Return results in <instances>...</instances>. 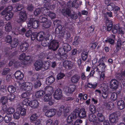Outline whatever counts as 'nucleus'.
Masks as SVG:
<instances>
[{
  "mask_svg": "<svg viewBox=\"0 0 125 125\" xmlns=\"http://www.w3.org/2000/svg\"><path fill=\"white\" fill-rule=\"evenodd\" d=\"M45 38V40L46 41L50 40V42L48 43V49L51 51H55L57 50L59 45V42L57 41L53 40L51 41L52 39V36L49 34H48Z\"/></svg>",
  "mask_w": 125,
  "mask_h": 125,
  "instance_id": "obj_1",
  "label": "nucleus"
},
{
  "mask_svg": "<svg viewBox=\"0 0 125 125\" xmlns=\"http://www.w3.org/2000/svg\"><path fill=\"white\" fill-rule=\"evenodd\" d=\"M63 27V25H59L55 29V33L56 35H58L67 40L69 38L70 34L67 31H65Z\"/></svg>",
  "mask_w": 125,
  "mask_h": 125,
  "instance_id": "obj_2",
  "label": "nucleus"
},
{
  "mask_svg": "<svg viewBox=\"0 0 125 125\" xmlns=\"http://www.w3.org/2000/svg\"><path fill=\"white\" fill-rule=\"evenodd\" d=\"M71 110L70 105L65 104L61 106L58 110L57 114L60 115L62 114V112L64 113V116L66 117L67 113H68Z\"/></svg>",
  "mask_w": 125,
  "mask_h": 125,
  "instance_id": "obj_3",
  "label": "nucleus"
},
{
  "mask_svg": "<svg viewBox=\"0 0 125 125\" xmlns=\"http://www.w3.org/2000/svg\"><path fill=\"white\" fill-rule=\"evenodd\" d=\"M121 115L119 111L114 113L110 115L109 120L112 124H115L118 121V117Z\"/></svg>",
  "mask_w": 125,
  "mask_h": 125,
  "instance_id": "obj_4",
  "label": "nucleus"
},
{
  "mask_svg": "<svg viewBox=\"0 0 125 125\" xmlns=\"http://www.w3.org/2000/svg\"><path fill=\"white\" fill-rule=\"evenodd\" d=\"M78 112L79 110L76 109L74 110L72 113H71L67 118V122L69 123H72L73 120L76 119L78 117Z\"/></svg>",
  "mask_w": 125,
  "mask_h": 125,
  "instance_id": "obj_5",
  "label": "nucleus"
},
{
  "mask_svg": "<svg viewBox=\"0 0 125 125\" xmlns=\"http://www.w3.org/2000/svg\"><path fill=\"white\" fill-rule=\"evenodd\" d=\"M19 16L17 20L18 22L22 23L25 21L27 18V15L25 11H21L19 13Z\"/></svg>",
  "mask_w": 125,
  "mask_h": 125,
  "instance_id": "obj_6",
  "label": "nucleus"
},
{
  "mask_svg": "<svg viewBox=\"0 0 125 125\" xmlns=\"http://www.w3.org/2000/svg\"><path fill=\"white\" fill-rule=\"evenodd\" d=\"M96 117L99 123H103L104 122L105 119V117L104 114L103 110L98 111Z\"/></svg>",
  "mask_w": 125,
  "mask_h": 125,
  "instance_id": "obj_7",
  "label": "nucleus"
},
{
  "mask_svg": "<svg viewBox=\"0 0 125 125\" xmlns=\"http://www.w3.org/2000/svg\"><path fill=\"white\" fill-rule=\"evenodd\" d=\"M62 91L60 88L56 89L55 91L53 94L54 98L57 100H59L62 97Z\"/></svg>",
  "mask_w": 125,
  "mask_h": 125,
  "instance_id": "obj_8",
  "label": "nucleus"
},
{
  "mask_svg": "<svg viewBox=\"0 0 125 125\" xmlns=\"http://www.w3.org/2000/svg\"><path fill=\"white\" fill-rule=\"evenodd\" d=\"M33 87L32 84L30 83L26 82L24 83L22 87V90L28 91L31 90Z\"/></svg>",
  "mask_w": 125,
  "mask_h": 125,
  "instance_id": "obj_9",
  "label": "nucleus"
},
{
  "mask_svg": "<svg viewBox=\"0 0 125 125\" xmlns=\"http://www.w3.org/2000/svg\"><path fill=\"white\" fill-rule=\"evenodd\" d=\"M87 112L86 109L83 108L79 110L78 117L80 119L85 118L87 117Z\"/></svg>",
  "mask_w": 125,
  "mask_h": 125,
  "instance_id": "obj_10",
  "label": "nucleus"
},
{
  "mask_svg": "<svg viewBox=\"0 0 125 125\" xmlns=\"http://www.w3.org/2000/svg\"><path fill=\"white\" fill-rule=\"evenodd\" d=\"M76 86L73 84H71L68 88L67 89L65 87H64L63 88V91L66 93L69 94H71L72 93L76 88Z\"/></svg>",
  "mask_w": 125,
  "mask_h": 125,
  "instance_id": "obj_11",
  "label": "nucleus"
},
{
  "mask_svg": "<svg viewBox=\"0 0 125 125\" xmlns=\"http://www.w3.org/2000/svg\"><path fill=\"white\" fill-rule=\"evenodd\" d=\"M44 100L46 102H48L49 105H52L54 102L53 101L52 95L47 94L44 97Z\"/></svg>",
  "mask_w": 125,
  "mask_h": 125,
  "instance_id": "obj_12",
  "label": "nucleus"
},
{
  "mask_svg": "<svg viewBox=\"0 0 125 125\" xmlns=\"http://www.w3.org/2000/svg\"><path fill=\"white\" fill-rule=\"evenodd\" d=\"M118 82L116 79L111 80L110 82V88L114 90L118 88Z\"/></svg>",
  "mask_w": 125,
  "mask_h": 125,
  "instance_id": "obj_13",
  "label": "nucleus"
},
{
  "mask_svg": "<svg viewBox=\"0 0 125 125\" xmlns=\"http://www.w3.org/2000/svg\"><path fill=\"white\" fill-rule=\"evenodd\" d=\"M56 110L54 108H52L47 110L45 112V115L48 117H51L55 114Z\"/></svg>",
  "mask_w": 125,
  "mask_h": 125,
  "instance_id": "obj_14",
  "label": "nucleus"
},
{
  "mask_svg": "<svg viewBox=\"0 0 125 125\" xmlns=\"http://www.w3.org/2000/svg\"><path fill=\"white\" fill-rule=\"evenodd\" d=\"M63 66L66 69H70L73 66V63L70 61L66 60L63 63Z\"/></svg>",
  "mask_w": 125,
  "mask_h": 125,
  "instance_id": "obj_15",
  "label": "nucleus"
},
{
  "mask_svg": "<svg viewBox=\"0 0 125 125\" xmlns=\"http://www.w3.org/2000/svg\"><path fill=\"white\" fill-rule=\"evenodd\" d=\"M106 67V66L104 62H99L97 65V67L96 68V71L98 72L104 71Z\"/></svg>",
  "mask_w": 125,
  "mask_h": 125,
  "instance_id": "obj_16",
  "label": "nucleus"
},
{
  "mask_svg": "<svg viewBox=\"0 0 125 125\" xmlns=\"http://www.w3.org/2000/svg\"><path fill=\"white\" fill-rule=\"evenodd\" d=\"M42 62L41 60L36 61L34 64L35 69L36 71H39L42 68Z\"/></svg>",
  "mask_w": 125,
  "mask_h": 125,
  "instance_id": "obj_17",
  "label": "nucleus"
},
{
  "mask_svg": "<svg viewBox=\"0 0 125 125\" xmlns=\"http://www.w3.org/2000/svg\"><path fill=\"white\" fill-rule=\"evenodd\" d=\"M14 76L15 78L18 80L22 79L24 76L23 73L19 70L15 72Z\"/></svg>",
  "mask_w": 125,
  "mask_h": 125,
  "instance_id": "obj_18",
  "label": "nucleus"
},
{
  "mask_svg": "<svg viewBox=\"0 0 125 125\" xmlns=\"http://www.w3.org/2000/svg\"><path fill=\"white\" fill-rule=\"evenodd\" d=\"M80 76L77 74H75L73 76L71 79V82L73 83H77L79 81Z\"/></svg>",
  "mask_w": 125,
  "mask_h": 125,
  "instance_id": "obj_19",
  "label": "nucleus"
},
{
  "mask_svg": "<svg viewBox=\"0 0 125 125\" xmlns=\"http://www.w3.org/2000/svg\"><path fill=\"white\" fill-rule=\"evenodd\" d=\"M29 47V45L26 42H24L22 43L20 46V48L22 52H25L27 50Z\"/></svg>",
  "mask_w": 125,
  "mask_h": 125,
  "instance_id": "obj_20",
  "label": "nucleus"
},
{
  "mask_svg": "<svg viewBox=\"0 0 125 125\" xmlns=\"http://www.w3.org/2000/svg\"><path fill=\"white\" fill-rule=\"evenodd\" d=\"M62 15L65 16H69L70 15L71 12L70 9L68 8H66L62 9Z\"/></svg>",
  "mask_w": 125,
  "mask_h": 125,
  "instance_id": "obj_21",
  "label": "nucleus"
},
{
  "mask_svg": "<svg viewBox=\"0 0 125 125\" xmlns=\"http://www.w3.org/2000/svg\"><path fill=\"white\" fill-rule=\"evenodd\" d=\"M29 105L32 108H37L39 106L38 102L36 100H33L30 101Z\"/></svg>",
  "mask_w": 125,
  "mask_h": 125,
  "instance_id": "obj_22",
  "label": "nucleus"
},
{
  "mask_svg": "<svg viewBox=\"0 0 125 125\" xmlns=\"http://www.w3.org/2000/svg\"><path fill=\"white\" fill-rule=\"evenodd\" d=\"M55 80V78L52 75L48 77L46 79V83L48 85H50L53 83Z\"/></svg>",
  "mask_w": 125,
  "mask_h": 125,
  "instance_id": "obj_23",
  "label": "nucleus"
},
{
  "mask_svg": "<svg viewBox=\"0 0 125 125\" xmlns=\"http://www.w3.org/2000/svg\"><path fill=\"white\" fill-rule=\"evenodd\" d=\"M19 42L18 39V38H14L12 41L11 43V47L13 48L16 47L19 44Z\"/></svg>",
  "mask_w": 125,
  "mask_h": 125,
  "instance_id": "obj_24",
  "label": "nucleus"
},
{
  "mask_svg": "<svg viewBox=\"0 0 125 125\" xmlns=\"http://www.w3.org/2000/svg\"><path fill=\"white\" fill-rule=\"evenodd\" d=\"M45 91L47 93V94L50 95H52L53 92V88L50 86H47L45 88Z\"/></svg>",
  "mask_w": 125,
  "mask_h": 125,
  "instance_id": "obj_25",
  "label": "nucleus"
},
{
  "mask_svg": "<svg viewBox=\"0 0 125 125\" xmlns=\"http://www.w3.org/2000/svg\"><path fill=\"white\" fill-rule=\"evenodd\" d=\"M121 41L120 39L118 40L116 44V52H118L121 49V45H125V42H123L122 44H121Z\"/></svg>",
  "mask_w": 125,
  "mask_h": 125,
  "instance_id": "obj_26",
  "label": "nucleus"
},
{
  "mask_svg": "<svg viewBox=\"0 0 125 125\" xmlns=\"http://www.w3.org/2000/svg\"><path fill=\"white\" fill-rule=\"evenodd\" d=\"M117 104L118 108L120 109H122L125 107V104L123 101L120 100L118 101Z\"/></svg>",
  "mask_w": 125,
  "mask_h": 125,
  "instance_id": "obj_27",
  "label": "nucleus"
},
{
  "mask_svg": "<svg viewBox=\"0 0 125 125\" xmlns=\"http://www.w3.org/2000/svg\"><path fill=\"white\" fill-rule=\"evenodd\" d=\"M96 117L94 114H90L88 115V119L90 122H94L96 121Z\"/></svg>",
  "mask_w": 125,
  "mask_h": 125,
  "instance_id": "obj_28",
  "label": "nucleus"
},
{
  "mask_svg": "<svg viewBox=\"0 0 125 125\" xmlns=\"http://www.w3.org/2000/svg\"><path fill=\"white\" fill-rule=\"evenodd\" d=\"M63 50L66 52H68L71 49V46L67 43L63 44Z\"/></svg>",
  "mask_w": 125,
  "mask_h": 125,
  "instance_id": "obj_29",
  "label": "nucleus"
},
{
  "mask_svg": "<svg viewBox=\"0 0 125 125\" xmlns=\"http://www.w3.org/2000/svg\"><path fill=\"white\" fill-rule=\"evenodd\" d=\"M39 21L41 23H44L48 20L47 17L45 15H42L39 17Z\"/></svg>",
  "mask_w": 125,
  "mask_h": 125,
  "instance_id": "obj_30",
  "label": "nucleus"
},
{
  "mask_svg": "<svg viewBox=\"0 0 125 125\" xmlns=\"http://www.w3.org/2000/svg\"><path fill=\"white\" fill-rule=\"evenodd\" d=\"M45 94L43 90H40L36 92L35 96L37 98H41L43 97Z\"/></svg>",
  "mask_w": 125,
  "mask_h": 125,
  "instance_id": "obj_31",
  "label": "nucleus"
},
{
  "mask_svg": "<svg viewBox=\"0 0 125 125\" xmlns=\"http://www.w3.org/2000/svg\"><path fill=\"white\" fill-rule=\"evenodd\" d=\"M44 39V36L41 32H39L37 34V40L39 42H41Z\"/></svg>",
  "mask_w": 125,
  "mask_h": 125,
  "instance_id": "obj_32",
  "label": "nucleus"
},
{
  "mask_svg": "<svg viewBox=\"0 0 125 125\" xmlns=\"http://www.w3.org/2000/svg\"><path fill=\"white\" fill-rule=\"evenodd\" d=\"M7 89L10 93H13L16 91V88L13 85L9 86L7 87Z\"/></svg>",
  "mask_w": 125,
  "mask_h": 125,
  "instance_id": "obj_33",
  "label": "nucleus"
},
{
  "mask_svg": "<svg viewBox=\"0 0 125 125\" xmlns=\"http://www.w3.org/2000/svg\"><path fill=\"white\" fill-rule=\"evenodd\" d=\"M30 95V92L26 91L23 93L20 96V97L21 98H27V97Z\"/></svg>",
  "mask_w": 125,
  "mask_h": 125,
  "instance_id": "obj_34",
  "label": "nucleus"
},
{
  "mask_svg": "<svg viewBox=\"0 0 125 125\" xmlns=\"http://www.w3.org/2000/svg\"><path fill=\"white\" fill-rule=\"evenodd\" d=\"M8 101L7 97L6 96L2 97L0 99V102L2 105H5L6 104Z\"/></svg>",
  "mask_w": 125,
  "mask_h": 125,
  "instance_id": "obj_35",
  "label": "nucleus"
},
{
  "mask_svg": "<svg viewBox=\"0 0 125 125\" xmlns=\"http://www.w3.org/2000/svg\"><path fill=\"white\" fill-rule=\"evenodd\" d=\"M5 29L6 31L8 32L11 31L12 29V27L10 22H8L6 24L5 26Z\"/></svg>",
  "mask_w": 125,
  "mask_h": 125,
  "instance_id": "obj_36",
  "label": "nucleus"
},
{
  "mask_svg": "<svg viewBox=\"0 0 125 125\" xmlns=\"http://www.w3.org/2000/svg\"><path fill=\"white\" fill-rule=\"evenodd\" d=\"M38 117V115L36 113L32 114L31 115L30 117V119L31 122H34L36 120Z\"/></svg>",
  "mask_w": 125,
  "mask_h": 125,
  "instance_id": "obj_37",
  "label": "nucleus"
},
{
  "mask_svg": "<svg viewBox=\"0 0 125 125\" xmlns=\"http://www.w3.org/2000/svg\"><path fill=\"white\" fill-rule=\"evenodd\" d=\"M36 19L34 18H29L28 19V26L29 27H31L32 24H33V23L34 22L35 20ZM31 27H30L31 28Z\"/></svg>",
  "mask_w": 125,
  "mask_h": 125,
  "instance_id": "obj_38",
  "label": "nucleus"
},
{
  "mask_svg": "<svg viewBox=\"0 0 125 125\" xmlns=\"http://www.w3.org/2000/svg\"><path fill=\"white\" fill-rule=\"evenodd\" d=\"M51 24V21L49 20H48L44 23L43 26L45 28H48L50 27Z\"/></svg>",
  "mask_w": 125,
  "mask_h": 125,
  "instance_id": "obj_39",
  "label": "nucleus"
},
{
  "mask_svg": "<svg viewBox=\"0 0 125 125\" xmlns=\"http://www.w3.org/2000/svg\"><path fill=\"white\" fill-rule=\"evenodd\" d=\"M13 15V13L12 12H9L6 15L5 17L6 20H9L12 18Z\"/></svg>",
  "mask_w": 125,
  "mask_h": 125,
  "instance_id": "obj_40",
  "label": "nucleus"
},
{
  "mask_svg": "<svg viewBox=\"0 0 125 125\" xmlns=\"http://www.w3.org/2000/svg\"><path fill=\"white\" fill-rule=\"evenodd\" d=\"M88 57L87 53L85 51H83L81 53V58L84 61H85L87 59Z\"/></svg>",
  "mask_w": 125,
  "mask_h": 125,
  "instance_id": "obj_41",
  "label": "nucleus"
},
{
  "mask_svg": "<svg viewBox=\"0 0 125 125\" xmlns=\"http://www.w3.org/2000/svg\"><path fill=\"white\" fill-rule=\"evenodd\" d=\"M50 65V63L49 61H46L43 63L42 68H44L45 70H47L49 68Z\"/></svg>",
  "mask_w": 125,
  "mask_h": 125,
  "instance_id": "obj_42",
  "label": "nucleus"
},
{
  "mask_svg": "<svg viewBox=\"0 0 125 125\" xmlns=\"http://www.w3.org/2000/svg\"><path fill=\"white\" fill-rule=\"evenodd\" d=\"M15 109L14 108L12 107H9L7 109V113L9 115L12 114L15 112Z\"/></svg>",
  "mask_w": 125,
  "mask_h": 125,
  "instance_id": "obj_43",
  "label": "nucleus"
},
{
  "mask_svg": "<svg viewBox=\"0 0 125 125\" xmlns=\"http://www.w3.org/2000/svg\"><path fill=\"white\" fill-rule=\"evenodd\" d=\"M90 110L92 113L91 114H95L96 112V106L93 105H91L89 107Z\"/></svg>",
  "mask_w": 125,
  "mask_h": 125,
  "instance_id": "obj_44",
  "label": "nucleus"
},
{
  "mask_svg": "<svg viewBox=\"0 0 125 125\" xmlns=\"http://www.w3.org/2000/svg\"><path fill=\"white\" fill-rule=\"evenodd\" d=\"M80 39L78 36H76L74 40V41L73 42V44L74 45H78L80 42Z\"/></svg>",
  "mask_w": 125,
  "mask_h": 125,
  "instance_id": "obj_45",
  "label": "nucleus"
},
{
  "mask_svg": "<svg viewBox=\"0 0 125 125\" xmlns=\"http://www.w3.org/2000/svg\"><path fill=\"white\" fill-rule=\"evenodd\" d=\"M69 17H70L72 19L74 20L76 19L78 17L77 14L74 12L71 13Z\"/></svg>",
  "mask_w": 125,
  "mask_h": 125,
  "instance_id": "obj_46",
  "label": "nucleus"
},
{
  "mask_svg": "<svg viewBox=\"0 0 125 125\" xmlns=\"http://www.w3.org/2000/svg\"><path fill=\"white\" fill-rule=\"evenodd\" d=\"M12 40L11 36L10 35H7L5 39V42L9 44H11Z\"/></svg>",
  "mask_w": 125,
  "mask_h": 125,
  "instance_id": "obj_47",
  "label": "nucleus"
},
{
  "mask_svg": "<svg viewBox=\"0 0 125 125\" xmlns=\"http://www.w3.org/2000/svg\"><path fill=\"white\" fill-rule=\"evenodd\" d=\"M14 118L15 119H19L20 117V112L18 111L15 112L13 114Z\"/></svg>",
  "mask_w": 125,
  "mask_h": 125,
  "instance_id": "obj_48",
  "label": "nucleus"
},
{
  "mask_svg": "<svg viewBox=\"0 0 125 125\" xmlns=\"http://www.w3.org/2000/svg\"><path fill=\"white\" fill-rule=\"evenodd\" d=\"M39 21L38 20H36L34 22L33 24H32L31 27L33 28L36 29L39 26Z\"/></svg>",
  "mask_w": 125,
  "mask_h": 125,
  "instance_id": "obj_49",
  "label": "nucleus"
},
{
  "mask_svg": "<svg viewBox=\"0 0 125 125\" xmlns=\"http://www.w3.org/2000/svg\"><path fill=\"white\" fill-rule=\"evenodd\" d=\"M43 9V13L45 15H48L49 14H50L51 11L48 8L44 7Z\"/></svg>",
  "mask_w": 125,
  "mask_h": 125,
  "instance_id": "obj_50",
  "label": "nucleus"
},
{
  "mask_svg": "<svg viewBox=\"0 0 125 125\" xmlns=\"http://www.w3.org/2000/svg\"><path fill=\"white\" fill-rule=\"evenodd\" d=\"M12 119L11 116H9L5 115L4 118L5 122L6 123H9Z\"/></svg>",
  "mask_w": 125,
  "mask_h": 125,
  "instance_id": "obj_51",
  "label": "nucleus"
},
{
  "mask_svg": "<svg viewBox=\"0 0 125 125\" xmlns=\"http://www.w3.org/2000/svg\"><path fill=\"white\" fill-rule=\"evenodd\" d=\"M64 26L66 28L70 30L71 28H72L73 26L71 24V23L69 22L66 21L65 22Z\"/></svg>",
  "mask_w": 125,
  "mask_h": 125,
  "instance_id": "obj_52",
  "label": "nucleus"
},
{
  "mask_svg": "<svg viewBox=\"0 0 125 125\" xmlns=\"http://www.w3.org/2000/svg\"><path fill=\"white\" fill-rule=\"evenodd\" d=\"M30 59V57L29 56H26L25 57L24 60H23V63L25 65L28 64V62Z\"/></svg>",
  "mask_w": 125,
  "mask_h": 125,
  "instance_id": "obj_53",
  "label": "nucleus"
},
{
  "mask_svg": "<svg viewBox=\"0 0 125 125\" xmlns=\"http://www.w3.org/2000/svg\"><path fill=\"white\" fill-rule=\"evenodd\" d=\"M118 27L116 25H114L112 29V32L114 34L116 33L118 31Z\"/></svg>",
  "mask_w": 125,
  "mask_h": 125,
  "instance_id": "obj_54",
  "label": "nucleus"
},
{
  "mask_svg": "<svg viewBox=\"0 0 125 125\" xmlns=\"http://www.w3.org/2000/svg\"><path fill=\"white\" fill-rule=\"evenodd\" d=\"M29 98H27L23 100L22 103L24 105L28 106L30 105V101L29 100Z\"/></svg>",
  "mask_w": 125,
  "mask_h": 125,
  "instance_id": "obj_55",
  "label": "nucleus"
},
{
  "mask_svg": "<svg viewBox=\"0 0 125 125\" xmlns=\"http://www.w3.org/2000/svg\"><path fill=\"white\" fill-rule=\"evenodd\" d=\"M10 69L7 68L3 69L2 72V74L3 75H6L10 71Z\"/></svg>",
  "mask_w": 125,
  "mask_h": 125,
  "instance_id": "obj_56",
  "label": "nucleus"
},
{
  "mask_svg": "<svg viewBox=\"0 0 125 125\" xmlns=\"http://www.w3.org/2000/svg\"><path fill=\"white\" fill-rule=\"evenodd\" d=\"M107 9L109 10H113L115 7L114 4L112 3H110L109 5H107Z\"/></svg>",
  "mask_w": 125,
  "mask_h": 125,
  "instance_id": "obj_57",
  "label": "nucleus"
},
{
  "mask_svg": "<svg viewBox=\"0 0 125 125\" xmlns=\"http://www.w3.org/2000/svg\"><path fill=\"white\" fill-rule=\"evenodd\" d=\"M22 64V61L21 60L18 61L14 63L15 67L16 68H18L20 67Z\"/></svg>",
  "mask_w": 125,
  "mask_h": 125,
  "instance_id": "obj_58",
  "label": "nucleus"
},
{
  "mask_svg": "<svg viewBox=\"0 0 125 125\" xmlns=\"http://www.w3.org/2000/svg\"><path fill=\"white\" fill-rule=\"evenodd\" d=\"M117 95L116 93H112L111 95V99L113 101H115L117 99Z\"/></svg>",
  "mask_w": 125,
  "mask_h": 125,
  "instance_id": "obj_59",
  "label": "nucleus"
},
{
  "mask_svg": "<svg viewBox=\"0 0 125 125\" xmlns=\"http://www.w3.org/2000/svg\"><path fill=\"white\" fill-rule=\"evenodd\" d=\"M41 9L40 8L36 9L34 12V14L35 16H37L40 14L41 12Z\"/></svg>",
  "mask_w": 125,
  "mask_h": 125,
  "instance_id": "obj_60",
  "label": "nucleus"
},
{
  "mask_svg": "<svg viewBox=\"0 0 125 125\" xmlns=\"http://www.w3.org/2000/svg\"><path fill=\"white\" fill-rule=\"evenodd\" d=\"M41 84H42L40 81L39 80H37L34 83V87L36 88H37L40 87Z\"/></svg>",
  "mask_w": 125,
  "mask_h": 125,
  "instance_id": "obj_61",
  "label": "nucleus"
},
{
  "mask_svg": "<svg viewBox=\"0 0 125 125\" xmlns=\"http://www.w3.org/2000/svg\"><path fill=\"white\" fill-rule=\"evenodd\" d=\"M27 10L29 11H31L34 9V7L32 4H28L27 7Z\"/></svg>",
  "mask_w": 125,
  "mask_h": 125,
  "instance_id": "obj_62",
  "label": "nucleus"
},
{
  "mask_svg": "<svg viewBox=\"0 0 125 125\" xmlns=\"http://www.w3.org/2000/svg\"><path fill=\"white\" fill-rule=\"evenodd\" d=\"M106 107L109 110H112L114 107V104L112 103H109L107 105Z\"/></svg>",
  "mask_w": 125,
  "mask_h": 125,
  "instance_id": "obj_63",
  "label": "nucleus"
},
{
  "mask_svg": "<svg viewBox=\"0 0 125 125\" xmlns=\"http://www.w3.org/2000/svg\"><path fill=\"white\" fill-rule=\"evenodd\" d=\"M115 77L116 79L119 80L122 79V76L120 73H116L115 74Z\"/></svg>",
  "mask_w": 125,
  "mask_h": 125,
  "instance_id": "obj_64",
  "label": "nucleus"
}]
</instances>
